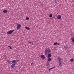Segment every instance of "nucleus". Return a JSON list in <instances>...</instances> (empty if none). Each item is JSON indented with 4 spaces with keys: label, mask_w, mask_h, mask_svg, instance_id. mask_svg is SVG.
Segmentation results:
<instances>
[{
    "label": "nucleus",
    "mask_w": 74,
    "mask_h": 74,
    "mask_svg": "<svg viewBox=\"0 0 74 74\" xmlns=\"http://www.w3.org/2000/svg\"><path fill=\"white\" fill-rule=\"evenodd\" d=\"M53 45H60V44H59V43H58V42H56L54 43Z\"/></svg>",
    "instance_id": "obj_10"
},
{
    "label": "nucleus",
    "mask_w": 74,
    "mask_h": 74,
    "mask_svg": "<svg viewBox=\"0 0 74 74\" xmlns=\"http://www.w3.org/2000/svg\"><path fill=\"white\" fill-rule=\"evenodd\" d=\"M73 2L74 1V0H73Z\"/></svg>",
    "instance_id": "obj_27"
},
{
    "label": "nucleus",
    "mask_w": 74,
    "mask_h": 74,
    "mask_svg": "<svg viewBox=\"0 0 74 74\" xmlns=\"http://www.w3.org/2000/svg\"><path fill=\"white\" fill-rule=\"evenodd\" d=\"M8 47L9 48H10V49H12V48H11V46H8Z\"/></svg>",
    "instance_id": "obj_21"
},
{
    "label": "nucleus",
    "mask_w": 74,
    "mask_h": 74,
    "mask_svg": "<svg viewBox=\"0 0 74 74\" xmlns=\"http://www.w3.org/2000/svg\"><path fill=\"white\" fill-rule=\"evenodd\" d=\"M16 25H17V29H20V28H21V24H17Z\"/></svg>",
    "instance_id": "obj_4"
},
{
    "label": "nucleus",
    "mask_w": 74,
    "mask_h": 74,
    "mask_svg": "<svg viewBox=\"0 0 74 74\" xmlns=\"http://www.w3.org/2000/svg\"><path fill=\"white\" fill-rule=\"evenodd\" d=\"M49 18H52V14H49Z\"/></svg>",
    "instance_id": "obj_18"
},
{
    "label": "nucleus",
    "mask_w": 74,
    "mask_h": 74,
    "mask_svg": "<svg viewBox=\"0 0 74 74\" xmlns=\"http://www.w3.org/2000/svg\"><path fill=\"white\" fill-rule=\"evenodd\" d=\"M58 19H61V16L60 15H59L57 16Z\"/></svg>",
    "instance_id": "obj_11"
},
{
    "label": "nucleus",
    "mask_w": 74,
    "mask_h": 74,
    "mask_svg": "<svg viewBox=\"0 0 74 74\" xmlns=\"http://www.w3.org/2000/svg\"><path fill=\"white\" fill-rule=\"evenodd\" d=\"M32 44V45H33V42H31Z\"/></svg>",
    "instance_id": "obj_25"
},
{
    "label": "nucleus",
    "mask_w": 74,
    "mask_h": 74,
    "mask_svg": "<svg viewBox=\"0 0 74 74\" xmlns=\"http://www.w3.org/2000/svg\"><path fill=\"white\" fill-rule=\"evenodd\" d=\"M54 68H55V66H53V67L49 69V71H51V70H52V69H54Z\"/></svg>",
    "instance_id": "obj_9"
},
{
    "label": "nucleus",
    "mask_w": 74,
    "mask_h": 74,
    "mask_svg": "<svg viewBox=\"0 0 74 74\" xmlns=\"http://www.w3.org/2000/svg\"><path fill=\"white\" fill-rule=\"evenodd\" d=\"M51 60H52V59H51V58H49L47 59L48 62H51Z\"/></svg>",
    "instance_id": "obj_14"
},
{
    "label": "nucleus",
    "mask_w": 74,
    "mask_h": 74,
    "mask_svg": "<svg viewBox=\"0 0 74 74\" xmlns=\"http://www.w3.org/2000/svg\"><path fill=\"white\" fill-rule=\"evenodd\" d=\"M28 42H29V43H31V42H30L29 41H28Z\"/></svg>",
    "instance_id": "obj_23"
},
{
    "label": "nucleus",
    "mask_w": 74,
    "mask_h": 74,
    "mask_svg": "<svg viewBox=\"0 0 74 74\" xmlns=\"http://www.w3.org/2000/svg\"><path fill=\"white\" fill-rule=\"evenodd\" d=\"M37 58L38 59H39L40 58V57H37Z\"/></svg>",
    "instance_id": "obj_24"
},
{
    "label": "nucleus",
    "mask_w": 74,
    "mask_h": 74,
    "mask_svg": "<svg viewBox=\"0 0 74 74\" xmlns=\"http://www.w3.org/2000/svg\"><path fill=\"white\" fill-rule=\"evenodd\" d=\"M54 1H55V3H57V2H56V0H55Z\"/></svg>",
    "instance_id": "obj_22"
},
{
    "label": "nucleus",
    "mask_w": 74,
    "mask_h": 74,
    "mask_svg": "<svg viewBox=\"0 0 74 74\" xmlns=\"http://www.w3.org/2000/svg\"><path fill=\"white\" fill-rule=\"evenodd\" d=\"M46 66H47V68H48L49 66V63L48 62L46 63Z\"/></svg>",
    "instance_id": "obj_8"
},
{
    "label": "nucleus",
    "mask_w": 74,
    "mask_h": 74,
    "mask_svg": "<svg viewBox=\"0 0 74 74\" xmlns=\"http://www.w3.org/2000/svg\"><path fill=\"white\" fill-rule=\"evenodd\" d=\"M25 28L26 29H27V30H30V29L29 27H26Z\"/></svg>",
    "instance_id": "obj_16"
},
{
    "label": "nucleus",
    "mask_w": 74,
    "mask_h": 74,
    "mask_svg": "<svg viewBox=\"0 0 74 74\" xmlns=\"http://www.w3.org/2000/svg\"><path fill=\"white\" fill-rule=\"evenodd\" d=\"M14 32V30H9L7 32V34H11Z\"/></svg>",
    "instance_id": "obj_3"
},
{
    "label": "nucleus",
    "mask_w": 74,
    "mask_h": 74,
    "mask_svg": "<svg viewBox=\"0 0 74 74\" xmlns=\"http://www.w3.org/2000/svg\"><path fill=\"white\" fill-rule=\"evenodd\" d=\"M73 60H74V59L73 58H71L70 60V61L71 62H72Z\"/></svg>",
    "instance_id": "obj_19"
},
{
    "label": "nucleus",
    "mask_w": 74,
    "mask_h": 74,
    "mask_svg": "<svg viewBox=\"0 0 74 74\" xmlns=\"http://www.w3.org/2000/svg\"><path fill=\"white\" fill-rule=\"evenodd\" d=\"M7 62L8 63V64H10V63H11V61H10V60H7Z\"/></svg>",
    "instance_id": "obj_17"
},
{
    "label": "nucleus",
    "mask_w": 74,
    "mask_h": 74,
    "mask_svg": "<svg viewBox=\"0 0 74 74\" xmlns=\"http://www.w3.org/2000/svg\"><path fill=\"white\" fill-rule=\"evenodd\" d=\"M51 52V50L49 48L46 49L45 51V55H47L48 53H50Z\"/></svg>",
    "instance_id": "obj_1"
},
{
    "label": "nucleus",
    "mask_w": 74,
    "mask_h": 74,
    "mask_svg": "<svg viewBox=\"0 0 74 74\" xmlns=\"http://www.w3.org/2000/svg\"><path fill=\"white\" fill-rule=\"evenodd\" d=\"M59 66L62 67V58L60 56H58L57 58Z\"/></svg>",
    "instance_id": "obj_2"
},
{
    "label": "nucleus",
    "mask_w": 74,
    "mask_h": 74,
    "mask_svg": "<svg viewBox=\"0 0 74 74\" xmlns=\"http://www.w3.org/2000/svg\"><path fill=\"white\" fill-rule=\"evenodd\" d=\"M64 48L65 49H67V48H68V46L67 45H66L64 47Z\"/></svg>",
    "instance_id": "obj_13"
},
{
    "label": "nucleus",
    "mask_w": 74,
    "mask_h": 74,
    "mask_svg": "<svg viewBox=\"0 0 74 74\" xmlns=\"http://www.w3.org/2000/svg\"><path fill=\"white\" fill-rule=\"evenodd\" d=\"M40 57L41 58H42V59H45V56H44V55H41Z\"/></svg>",
    "instance_id": "obj_7"
},
{
    "label": "nucleus",
    "mask_w": 74,
    "mask_h": 74,
    "mask_svg": "<svg viewBox=\"0 0 74 74\" xmlns=\"http://www.w3.org/2000/svg\"><path fill=\"white\" fill-rule=\"evenodd\" d=\"M16 65V64H13L11 65L12 67V68H14V67H15V66Z\"/></svg>",
    "instance_id": "obj_12"
},
{
    "label": "nucleus",
    "mask_w": 74,
    "mask_h": 74,
    "mask_svg": "<svg viewBox=\"0 0 74 74\" xmlns=\"http://www.w3.org/2000/svg\"><path fill=\"white\" fill-rule=\"evenodd\" d=\"M47 56L49 58H51L52 56V55L50 53H48Z\"/></svg>",
    "instance_id": "obj_6"
},
{
    "label": "nucleus",
    "mask_w": 74,
    "mask_h": 74,
    "mask_svg": "<svg viewBox=\"0 0 74 74\" xmlns=\"http://www.w3.org/2000/svg\"><path fill=\"white\" fill-rule=\"evenodd\" d=\"M11 62L13 63V64H16V61L15 60H12L11 61Z\"/></svg>",
    "instance_id": "obj_5"
},
{
    "label": "nucleus",
    "mask_w": 74,
    "mask_h": 74,
    "mask_svg": "<svg viewBox=\"0 0 74 74\" xmlns=\"http://www.w3.org/2000/svg\"><path fill=\"white\" fill-rule=\"evenodd\" d=\"M3 12L4 13H7V10H4L3 11Z\"/></svg>",
    "instance_id": "obj_15"
},
{
    "label": "nucleus",
    "mask_w": 74,
    "mask_h": 74,
    "mask_svg": "<svg viewBox=\"0 0 74 74\" xmlns=\"http://www.w3.org/2000/svg\"><path fill=\"white\" fill-rule=\"evenodd\" d=\"M26 20H28V19H29V17H27L26 18Z\"/></svg>",
    "instance_id": "obj_20"
},
{
    "label": "nucleus",
    "mask_w": 74,
    "mask_h": 74,
    "mask_svg": "<svg viewBox=\"0 0 74 74\" xmlns=\"http://www.w3.org/2000/svg\"><path fill=\"white\" fill-rule=\"evenodd\" d=\"M31 64H32H32H33V62H32V63H31Z\"/></svg>",
    "instance_id": "obj_26"
}]
</instances>
